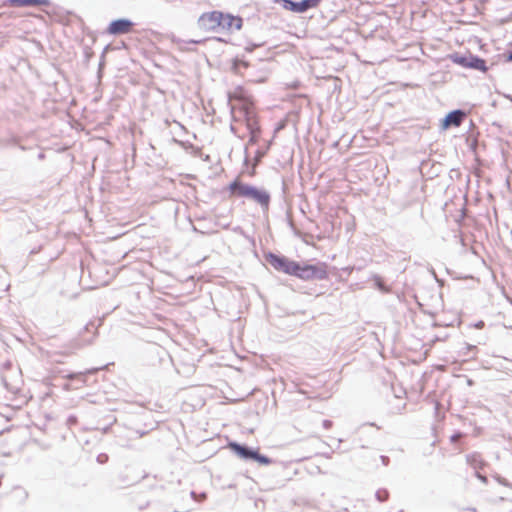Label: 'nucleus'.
Segmentation results:
<instances>
[{
    "label": "nucleus",
    "mask_w": 512,
    "mask_h": 512,
    "mask_svg": "<svg viewBox=\"0 0 512 512\" xmlns=\"http://www.w3.org/2000/svg\"><path fill=\"white\" fill-rule=\"evenodd\" d=\"M97 371H98V368H93V369H89V370H87L85 372L68 374V375L65 376V378H67L69 380L77 379L79 382H81V384H85V382H86L85 375L86 374H93V373H96Z\"/></svg>",
    "instance_id": "nucleus-14"
},
{
    "label": "nucleus",
    "mask_w": 512,
    "mask_h": 512,
    "mask_svg": "<svg viewBox=\"0 0 512 512\" xmlns=\"http://www.w3.org/2000/svg\"><path fill=\"white\" fill-rule=\"evenodd\" d=\"M237 99L235 95H229V103H230V106H231V111L233 112L236 108L235 104H233V101Z\"/></svg>",
    "instance_id": "nucleus-17"
},
{
    "label": "nucleus",
    "mask_w": 512,
    "mask_h": 512,
    "mask_svg": "<svg viewBox=\"0 0 512 512\" xmlns=\"http://www.w3.org/2000/svg\"><path fill=\"white\" fill-rule=\"evenodd\" d=\"M381 458V461L384 465H388L389 463V458L387 456H380Z\"/></svg>",
    "instance_id": "nucleus-20"
},
{
    "label": "nucleus",
    "mask_w": 512,
    "mask_h": 512,
    "mask_svg": "<svg viewBox=\"0 0 512 512\" xmlns=\"http://www.w3.org/2000/svg\"><path fill=\"white\" fill-rule=\"evenodd\" d=\"M201 41H198V40H190L189 43H193V44H198L200 43Z\"/></svg>",
    "instance_id": "nucleus-23"
},
{
    "label": "nucleus",
    "mask_w": 512,
    "mask_h": 512,
    "mask_svg": "<svg viewBox=\"0 0 512 512\" xmlns=\"http://www.w3.org/2000/svg\"><path fill=\"white\" fill-rule=\"evenodd\" d=\"M134 23L128 19H117L110 23L107 33L111 35L127 34L132 30Z\"/></svg>",
    "instance_id": "nucleus-9"
},
{
    "label": "nucleus",
    "mask_w": 512,
    "mask_h": 512,
    "mask_svg": "<svg viewBox=\"0 0 512 512\" xmlns=\"http://www.w3.org/2000/svg\"><path fill=\"white\" fill-rule=\"evenodd\" d=\"M467 464L475 471V477L479 480H488L489 465L479 453H471L466 456Z\"/></svg>",
    "instance_id": "nucleus-5"
},
{
    "label": "nucleus",
    "mask_w": 512,
    "mask_h": 512,
    "mask_svg": "<svg viewBox=\"0 0 512 512\" xmlns=\"http://www.w3.org/2000/svg\"><path fill=\"white\" fill-rule=\"evenodd\" d=\"M464 118H465V112H463L462 110H454L446 115V117L443 121V126L444 127H449V126L458 127L461 125Z\"/></svg>",
    "instance_id": "nucleus-11"
},
{
    "label": "nucleus",
    "mask_w": 512,
    "mask_h": 512,
    "mask_svg": "<svg viewBox=\"0 0 512 512\" xmlns=\"http://www.w3.org/2000/svg\"><path fill=\"white\" fill-rule=\"evenodd\" d=\"M470 58H471V54L462 55L459 53H454V54L450 55V59L452 60L453 63L460 65L464 68H469Z\"/></svg>",
    "instance_id": "nucleus-12"
},
{
    "label": "nucleus",
    "mask_w": 512,
    "mask_h": 512,
    "mask_svg": "<svg viewBox=\"0 0 512 512\" xmlns=\"http://www.w3.org/2000/svg\"><path fill=\"white\" fill-rule=\"evenodd\" d=\"M483 325H484V323L481 321V322H479V323L477 324V327H478V328H481V327H483Z\"/></svg>",
    "instance_id": "nucleus-24"
},
{
    "label": "nucleus",
    "mask_w": 512,
    "mask_h": 512,
    "mask_svg": "<svg viewBox=\"0 0 512 512\" xmlns=\"http://www.w3.org/2000/svg\"><path fill=\"white\" fill-rule=\"evenodd\" d=\"M220 17L221 11L205 12L198 18V28L205 32H219Z\"/></svg>",
    "instance_id": "nucleus-4"
},
{
    "label": "nucleus",
    "mask_w": 512,
    "mask_h": 512,
    "mask_svg": "<svg viewBox=\"0 0 512 512\" xmlns=\"http://www.w3.org/2000/svg\"><path fill=\"white\" fill-rule=\"evenodd\" d=\"M68 423H70V424H74V423H76V417H75V416H70V417L68 418Z\"/></svg>",
    "instance_id": "nucleus-22"
},
{
    "label": "nucleus",
    "mask_w": 512,
    "mask_h": 512,
    "mask_svg": "<svg viewBox=\"0 0 512 512\" xmlns=\"http://www.w3.org/2000/svg\"><path fill=\"white\" fill-rule=\"evenodd\" d=\"M107 461H108V455H107V454L102 453V454H99V455L97 456V462H98L99 464H104V463H106Z\"/></svg>",
    "instance_id": "nucleus-16"
},
{
    "label": "nucleus",
    "mask_w": 512,
    "mask_h": 512,
    "mask_svg": "<svg viewBox=\"0 0 512 512\" xmlns=\"http://www.w3.org/2000/svg\"><path fill=\"white\" fill-rule=\"evenodd\" d=\"M220 18L219 32L232 33L234 30L238 31L242 28L243 20L239 16L221 12Z\"/></svg>",
    "instance_id": "nucleus-8"
},
{
    "label": "nucleus",
    "mask_w": 512,
    "mask_h": 512,
    "mask_svg": "<svg viewBox=\"0 0 512 512\" xmlns=\"http://www.w3.org/2000/svg\"><path fill=\"white\" fill-rule=\"evenodd\" d=\"M253 48H254V46H253V47H247V48H246V50H247V51H252V50H253Z\"/></svg>",
    "instance_id": "nucleus-26"
},
{
    "label": "nucleus",
    "mask_w": 512,
    "mask_h": 512,
    "mask_svg": "<svg viewBox=\"0 0 512 512\" xmlns=\"http://www.w3.org/2000/svg\"><path fill=\"white\" fill-rule=\"evenodd\" d=\"M469 68L485 72L487 70L486 63L483 59L471 54Z\"/></svg>",
    "instance_id": "nucleus-13"
},
{
    "label": "nucleus",
    "mask_w": 512,
    "mask_h": 512,
    "mask_svg": "<svg viewBox=\"0 0 512 512\" xmlns=\"http://www.w3.org/2000/svg\"><path fill=\"white\" fill-rule=\"evenodd\" d=\"M321 0H302L295 2L292 0H275L280 3L285 10L292 11L295 13H303L311 8H315L319 5Z\"/></svg>",
    "instance_id": "nucleus-7"
},
{
    "label": "nucleus",
    "mask_w": 512,
    "mask_h": 512,
    "mask_svg": "<svg viewBox=\"0 0 512 512\" xmlns=\"http://www.w3.org/2000/svg\"><path fill=\"white\" fill-rule=\"evenodd\" d=\"M373 279H374V281H375V285H376V287H377L380 291H382V292H384V293H388V292L390 291V290H389V288H388V287L383 283L382 279H381L378 275H374V276H373Z\"/></svg>",
    "instance_id": "nucleus-15"
},
{
    "label": "nucleus",
    "mask_w": 512,
    "mask_h": 512,
    "mask_svg": "<svg viewBox=\"0 0 512 512\" xmlns=\"http://www.w3.org/2000/svg\"><path fill=\"white\" fill-rule=\"evenodd\" d=\"M293 276L302 280H324L328 277V273L324 263L317 265H300L297 263V268H295Z\"/></svg>",
    "instance_id": "nucleus-3"
},
{
    "label": "nucleus",
    "mask_w": 512,
    "mask_h": 512,
    "mask_svg": "<svg viewBox=\"0 0 512 512\" xmlns=\"http://www.w3.org/2000/svg\"><path fill=\"white\" fill-rule=\"evenodd\" d=\"M267 261L274 269L289 275H293L295 268H297V262L289 260L284 256L270 254Z\"/></svg>",
    "instance_id": "nucleus-6"
},
{
    "label": "nucleus",
    "mask_w": 512,
    "mask_h": 512,
    "mask_svg": "<svg viewBox=\"0 0 512 512\" xmlns=\"http://www.w3.org/2000/svg\"><path fill=\"white\" fill-rule=\"evenodd\" d=\"M332 426V422L330 420H324L323 421V427L325 429H329Z\"/></svg>",
    "instance_id": "nucleus-19"
},
{
    "label": "nucleus",
    "mask_w": 512,
    "mask_h": 512,
    "mask_svg": "<svg viewBox=\"0 0 512 512\" xmlns=\"http://www.w3.org/2000/svg\"><path fill=\"white\" fill-rule=\"evenodd\" d=\"M7 3L11 7H48L50 6V0H7Z\"/></svg>",
    "instance_id": "nucleus-10"
},
{
    "label": "nucleus",
    "mask_w": 512,
    "mask_h": 512,
    "mask_svg": "<svg viewBox=\"0 0 512 512\" xmlns=\"http://www.w3.org/2000/svg\"><path fill=\"white\" fill-rule=\"evenodd\" d=\"M230 190L238 196L253 200L264 210H268L269 208L270 194L264 189H258L254 186L234 181L230 185Z\"/></svg>",
    "instance_id": "nucleus-1"
},
{
    "label": "nucleus",
    "mask_w": 512,
    "mask_h": 512,
    "mask_svg": "<svg viewBox=\"0 0 512 512\" xmlns=\"http://www.w3.org/2000/svg\"><path fill=\"white\" fill-rule=\"evenodd\" d=\"M229 448L238 458L245 462L257 463L260 466H266L272 462L270 458L260 454L258 449L246 445L231 442L229 443Z\"/></svg>",
    "instance_id": "nucleus-2"
},
{
    "label": "nucleus",
    "mask_w": 512,
    "mask_h": 512,
    "mask_svg": "<svg viewBox=\"0 0 512 512\" xmlns=\"http://www.w3.org/2000/svg\"><path fill=\"white\" fill-rule=\"evenodd\" d=\"M78 388H79V386L72 387L71 384H65L64 385V389L65 390L78 389Z\"/></svg>",
    "instance_id": "nucleus-21"
},
{
    "label": "nucleus",
    "mask_w": 512,
    "mask_h": 512,
    "mask_svg": "<svg viewBox=\"0 0 512 512\" xmlns=\"http://www.w3.org/2000/svg\"><path fill=\"white\" fill-rule=\"evenodd\" d=\"M462 437V434L461 433H456L454 435L451 436V442H456L458 441L460 438Z\"/></svg>",
    "instance_id": "nucleus-18"
},
{
    "label": "nucleus",
    "mask_w": 512,
    "mask_h": 512,
    "mask_svg": "<svg viewBox=\"0 0 512 512\" xmlns=\"http://www.w3.org/2000/svg\"><path fill=\"white\" fill-rule=\"evenodd\" d=\"M508 60H509V61H512V52L509 54V56H508Z\"/></svg>",
    "instance_id": "nucleus-25"
}]
</instances>
